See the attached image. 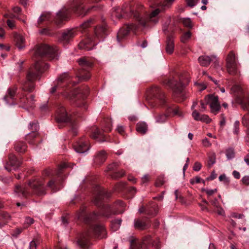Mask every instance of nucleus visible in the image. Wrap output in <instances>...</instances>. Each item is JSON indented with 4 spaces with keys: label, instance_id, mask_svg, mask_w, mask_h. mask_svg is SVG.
Returning a JSON list of instances; mask_svg holds the SVG:
<instances>
[{
    "label": "nucleus",
    "instance_id": "nucleus-1",
    "mask_svg": "<svg viewBox=\"0 0 249 249\" xmlns=\"http://www.w3.org/2000/svg\"><path fill=\"white\" fill-rule=\"evenodd\" d=\"M34 55L35 64L32 67L27 75V79L32 82L45 71L47 70L49 66L44 64L41 58L46 55L51 60H57L59 57L58 48L56 47H50L46 44L36 45L32 51Z\"/></svg>",
    "mask_w": 249,
    "mask_h": 249
},
{
    "label": "nucleus",
    "instance_id": "nucleus-2",
    "mask_svg": "<svg viewBox=\"0 0 249 249\" xmlns=\"http://www.w3.org/2000/svg\"><path fill=\"white\" fill-rule=\"evenodd\" d=\"M146 108H171L167 102L164 94L157 86L150 87L146 91Z\"/></svg>",
    "mask_w": 249,
    "mask_h": 249
},
{
    "label": "nucleus",
    "instance_id": "nucleus-3",
    "mask_svg": "<svg viewBox=\"0 0 249 249\" xmlns=\"http://www.w3.org/2000/svg\"><path fill=\"white\" fill-rule=\"evenodd\" d=\"M106 236V230L103 225H94L90 227L86 232L82 234L78 240V244L81 248L86 249L89 246V239L91 238L95 237L103 238Z\"/></svg>",
    "mask_w": 249,
    "mask_h": 249
},
{
    "label": "nucleus",
    "instance_id": "nucleus-4",
    "mask_svg": "<svg viewBox=\"0 0 249 249\" xmlns=\"http://www.w3.org/2000/svg\"><path fill=\"white\" fill-rule=\"evenodd\" d=\"M165 10V8L161 6V7L152 9L144 16H141L138 11L133 13V15L134 17L139 21L140 25L145 28L150 26L149 23L154 25L157 24L160 21V13Z\"/></svg>",
    "mask_w": 249,
    "mask_h": 249
},
{
    "label": "nucleus",
    "instance_id": "nucleus-5",
    "mask_svg": "<svg viewBox=\"0 0 249 249\" xmlns=\"http://www.w3.org/2000/svg\"><path fill=\"white\" fill-rule=\"evenodd\" d=\"M29 185L33 191V193L37 196L46 194V190L42 180L35 179L29 182Z\"/></svg>",
    "mask_w": 249,
    "mask_h": 249
},
{
    "label": "nucleus",
    "instance_id": "nucleus-6",
    "mask_svg": "<svg viewBox=\"0 0 249 249\" xmlns=\"http://www.w3.org/2000/svg\"><path fill=\"white\" fill-rule=\"evenodd\" d=\"M226 68L230 74H234L237 71V62L235 54L233 51H231L226 58Z\"/></svg>",
    "mask_w": 249,
    "mask_h": 249
},
{
    "label": "nucleus",
    "instance_id": "nucleus-7",
    "mask_svg": "<svg viewBox=\"0 0 249 249\" xmlns=\"http://www.w3.org/2000/svg\"><path fill=\"white\" fill-rule=\"evenodd\" d=\"M73 147L76 152L84 153L89 150L90 145L88 139L82 138L73 144Z\"/></svg>",
    "mask_w": 249,
    "mask_h": 249
},
{
    "label": "nucleus",
    "instance_id": "nucleus-8",
    "mask_svg": "<svg viewBox=\"0 0 249 249\" xmlns=\"http://www.w3.org/2000/svg\"><path fill=\"white\" fill-rule=\"evenodd\" d=\"M72 120V116L70 111L57 110L55 114V120L58 123L70 122Z\"/></svg>",
    "mask_w": 249,
    "mask_h": 249
},
{
    "label": "nucleus",
    "instance_id": "nucleus-9",
    "mask_svg": "<svg viewBox=\"0 0 249 249\" xmlns=\"http://www.w3.org/2000/svg\"><path fill=\"white\" fill-rule=\"evenodd\" d=\"M22 163V161L18 160L15 155L10 154L8 156V161L6 162L5 168L9 171L12 169L16 170L18 168Z\"/></svg>",
    "mask_w": 249,
    "mask_h": 249
},
{
    "label": "nucleus",
    "instance_id": "nucleus-10",
    "mask_svg": "<svg viewBox=\"0 0 249 249\" xmlns=\"http://www.w3.org/2000/svg\"><path fill=\"white\" fill-rule=\"evenodd\" d=\"M137 26L134 24L126 25L121 28L117 34V39L120 41L122 39L128 35L130 31L135 32L137 29Z\"/></svg>",
    "mask_w": 249,
    "mask_h": 249
},
{
    "label": "nucleus",
    "instance_id": "nucleus-11",
    "mask_svg": "<svg viewBox=\"0 0 249 249\" xmlns=\"http://www.w3.org/2000/svg\"><path fill=\"white\" fill-rule=\"evenodd\" d=\"M166 84L168 85L173 89L175 92L178 94L181 92L184 85V84L183 83L182 79H180L179 82H178L174 78L168 80Z\"/></svg>",
    "mask_w": 249,
    "mask_h": 249
},
{
    "label": "nucleus",
    "instance_id": "nucleus-12",
    "mask_svg": "<svg viewBox=\"0 0 249 249\" xmlns=\"http://www.w3.org/2000/svg\"><path fill=\"white\" fill-rule=\"evenodd\" d=\"M170 111L165 114L158 115L156 118V121L158 123L164 122L167 117H173L175 116H182V112L181 110H169Z\"/></svg>",
    "mask_w": 249,
    "mask_h": 249
},
{
    "label": "nucleus",
    "instance_id": "nucleus-13",
    "mask_svg": "<svg viewBox=\"0 0 249 249\" xmlns=\"http://www.w3.org/2000/svg\"><path fill=\"white\" fill-rule=\"evenodd\" d=\"M204 100L206 103L210 105L211 109H220L221 108L218 96L210 94L205 96Z\"/></svg>",
    "mask_w": 249,
    "mask_h": 249
},
{
    "label": "nucleus",
    "instance_id": "nucleus-14",
    "mask_svg": "<svg viewBox=\"0 0 249 249\" xmlns=\"http://www.w3.org/2000/svg\"><path fill=\"white\" fill-rule=\"evenodd\" d=\"M98 216L97 213H95L89 215H86L84 207L81 208L77 214V218L83 220L86 223H88L90 220H95Z\"/></svg>",
    "mask_w": 249,
    "mask_h": 249
},
{
    "label": "nucleus",
    "instance_id": "nucleus-15",
    "mask_svg": "<svg viewBox=\"0 0 249 249\" xmlns=\"http://www.w3.org/2000/svg\"><path fill=\"white\" fill-rule=\"evenodd\" d=\"M107 154L105 151L101 150L97 152L94 159V162L97 165L103 164L107 160Z\"/></svg>",
    "mask_w": 249,
    "mask_h": 249
},
{
    "label": "nucleus",
    "instance_id": "nucleus-16",
    "mask_svg": "<svg viewBox=\"0 0 249 249\" xmlns=\"http://www.w3.org/2000/svg\"><path fill=\"white\" fill-rule=\"evenodd\" d=\"M192 116L195 120L205 122L207 124L210 123L212 121L207 115L201 114L196 110L192 113Z\"/></svg>",
    "mask_w": 249,
    "mask_h": 249
},
{
    "label": "nucleus",
    "instance_id": "nucleus-17",
    "mask_svg": "<svg viewBox=\"0 0 249 249\" xmlns=\"http://www.w3.org/2000/svg\"><path fill=\"white\" fill-rule=\"evenodd\" d=\"M14 193L18 196L27 197L31 195V193L24 187H22L19 185L15 186Z\"/></svg>",
    "mask_w": 249,
    "mask_h": 249
},
{
    "label": "nucleus",
    "instance_id": "nucleus-18",
    "mask_svg": "<svg viewBox=\"0 0 249 249\" xmlns=\"http://www.w3.org/2000/svg\"><path fill=\"white\" fill-rule=\"evenodd\" d=\"M198 60L201 66L207 67L210 65L211 61L214 60L216 61V57L215 56L213 55L211 57L206 55H202L198 58Z\"/></svg>",
    "mask_w": 249,
    "mask_h": 249
},
{
    "label": "nucleus",
    "instance_id": "nucleus-19",
    "mask_svg": "<svg viewBox=\"0 0 249 249\" xmlns=\"http://www.w3.org/2000/svg\"><path fill=\"white\" fill-rule=\"evenodd\" d=\"M121 213H122V210L113 211L112 208L110 206H106L103 208L102 212L100 213V214L106 217L109 218L112 214H116Z\"/></svg>",
    "mask_w": 249,
    "mask_h": 249
},
{
    "label": "nucleus",
    "instance_id": "nucleus-20",
    "mask_svg": "<svg viewBox=\"0 0 249 249\" xmlns=\"http://www.w3.org/2000/svg\"><path fill=\"white\" fill-rule=\"evenodd\" d=\"M91 137L94 139L98 140L99 142H104L106 141L105 135L104 134L103 130H101L98 128L96 127L93 129Z\"/></svg>",
    "mask_w": 249,
    "mask_h": 249
},
{
    "label": "nucleus",
    "instance_id": "nucleus-21",
    "mask_svg": "<svg viewBox=\"0 0 249 249\" xmlns=\"http://www.w3.org/2000/svg\"><path fill=\"white\" fill-rule=\"evenodd\" d=\"M109 195L105 192L104 190H99L98 194L95 196L94 202L96 205H100L102 204V201L105 197H108Z\"/></svg>",
    "mask_w": 249,
    "mask_h": 249
},
{
    "label": "nucleus",
    "instance_id": "nucleus-22",
    "mask_svg": "<svg viewBox=\"0 0 249 249\" xmlns=\"http://www.w3.org/2000/svg\"><path fill=\"white\" fill-rule=\"evenodd\" d=\"M79 65L84 70H87L92 66V62L88 58L83 57L77 60Z\"/></svg>",
    "mask_w": 249,
    "mask_h": 249
},
{
    "label": "nucleus",
    "instance_id": "nucleus-23",
    "mask_svg": "<svg viewBox=\"0 0 249 249\" xmlns=\"http://www.w3.org/2000/svg\"><path fill=\"white\" fill-rule=\"evenodd\" d=\"M158 212V206L154 203H151L150 206H146L145 214L149 216H154L157 214Z\"/></svg>",
    "mask_w": 249,
    "mask_h": 249
},
{
    "label": "nucleus",
    "instance_id": "nucleus-24",
    "mask_svg": "<svg viewBox=\"0 0 249 249\" xmlns=\"http://www.w3.org/2000/svg\"><path fill=\"white\" fill-rule=\"evenodd\" d=\"M93 43L89 38H88L86 40L81 41L78 46L80 49H84L87 51L91 50L94 46Z\"/></svg>",
    "mask_w": 249,
    "mask_h": 249
},
{
    "label": "nucleus",
    "instance_id": "nucleus-25",
    "mask_svg": "<svg viewBox=\"0 0 249 249\" xmlns=\"http://www.w3.org/2000/svg\"><path fill=\"white\" fill-rule=\"evenodd\" d=\"M16 46L19 50L23 49L25 47V39L20 35H17L15 36Z\"/></svg>",
    "mask_w": 249,
    "mask_h": 249
},
{
    "label": "nucleus",
    "instance_id": "nucleus-26",
    "mask_svg": "<svg viewBox=\"0 0 249 249\" xmlns=\"http://www.w3.org/2000/svg\"><path fill=\"white\" fill-rule=\"evenodd\" d=\"M16 88L14 87L8 89L7 93L5 96L4 97V100L7 104L10 103V100L13 99L14 98L16 93Z\"/></svg>",
    "mask_w": 249,
    "mask_h": 249
},
{
    "label": "nucleus",
    "instance_id": "nucleus-27",
    "mask_svg": "<svg viewBox=\"0 0 249 249\" xmlns=\"http://www.w3.org/2000/svg\"><path fill=\"white\" fill-rule=\"evenodd\" d=\"M174 50V40L172 36H168L166 41V51L171 54Z\"/></svg>",
    "mask_w": 249,
    "mask_h": 249
},
{
    "label": "nucleus",
    "instance_id": "nucleus-28",
    "mask_svg": "<svg viewBox=\"0 0 249 249\" xmlns=\"http://www.w3.org/2000/svg\"><path fill=\"white\" fill-rule=\"evenodd\" d=\"M136 130L141 134L144 135L147 131V125L144 122H139L136 125Z\"/></svg>",
    "mask_w": 249,
    "mask_h": 249
},
{
    "label": "nucleus",
    "instance_id": "nucleus-29",
    "mask_svg": "<svg viewBox=\"0 0 249 249\" xmlns=\"http://www.w3.org/2000/svg\"><path fill=\"white\" fill-rule=\"evenodd\" d=\"M102 127L104 132H108L112 129V122L110 119L107 118L104 119L102 123Z\"/></svg>",
    "mask_w": 249,
    "mask_h": 249
},
{
    "label": "nucleus",
    "instance_id": "nucleus-30",
    "mask_svg": "<svg viewBox=\"0 0 249 249\" xmlns=\"http://www.w3.org/2000/svg\"><path fill=\"white\" fill-rule=\"evenodd\" d=\"M27 146L23 142H17L15 145V150L19 153H24L27 150Z\"/></svg>",
    "mask_w": 249,
    "mask_h": 249
},
{
    "label": "nucleus",
    "instance_id": "nucleus-31",
    "mask_svg": "<svg viewBox=\"0 0 249 249\" xmlns=\"http://www.w3.org/2000/svg\"><path fill=\"white\" fill-rule=\"evenodd\" d=\"M71 76L68 72H64L60 75L57 78L58 84L60 83H67L70 80Z\"/></svg>",
    "mask_w": 249,
    "mask_h": 249
},
{
    "label": "nucleus",
    "instance_id": "nucleus-32",
    "mask_svg": "<svg viewBox=\"0 0 249 249\" xmlns=\"http://www.w3.org/2000/svg\"><path fill=\"white\" fill-rule=\"evenodd\" d=\"M89 9H86L83 4H80L75 9V12L79 16H84L86 15Z\"/></svg>",
    "mask_w": 249,
    "mask_h": 249
},
{
    "label": "nucleus",
    "instance_id": "nucleus-33",
    "mask_svg": "<svg viewBox=\"0 0 249 249\" xmlns=\"http://www.w3.org/2000/svg\"><path fill=\"white\" fill-rule=\"evenodd\" d=\"M146 227V224L145 221L140 219H136L134 220V227L135 229L142 230Z\"/></svg>",
    "mask_w": 249,
    "mask_h": 249
},
{
    "label": "nucleus",
    "instance_id": "nucleus-34",
    "mask_svg": "<svg viewBox=\"0 0 249 249\" xmlns=\"http://www.w3.org/2000/svg\"><path fill=\"white\" fill-rule=\"evenodd\" d=\"M38 136V133L36 131H32V132L27 135L26 139L30 144H33V139L36 138Z\"/></svg>",
    "mask_w": 249,
    "mask_h": 249
},
{
    "label": "nucleus",
    "instance_id": "nucleus-35",
    "mask_svg": "<svg viewBox=\"0 0 249 249\" xmlns=\"http://www.w3.org/2000/svg\"><path fill=\"white\" fill-rule=\"evenodd\" d=\"M75 36L74 32L73 30H70L64 32L62 35V38L64 40H68L71 37Z\"/></svg>",
    "mask_w": 249,
    "mask_h": 249
},
{
    "label": "nucleus",
    "instance_id": "nucleus-36",
    "mask_svg": "<svg viewBox=\"0 0 249 249\" xmlns=\"http://www.w3.org/2000/svg\"><path fill=\"white\" fill-rule=\"evenodd\" d=\"M10 216L7 212H0V220L2 221V222L6 223L7 224L8 221L10 220Z\"/></svg>",
    "mask_w": 249,
    "mask_h": 249
},
{
    "label": "nucleus",
    "instance_id": "nucleus-37",
    "mask_svg": "<svg viewBox=\"0 0 249 249\" xmlns=\"http://www.w3.org/2000/svg\"><path fill=\"white\" fill-rule=\"evenodd\" d=\"M125 172L124 170H121L120 171L114 172L110 175L111 178L114 179H117L124 176Z\"/></svg>",
    "mask_w": 249,
    "mask_h": 249
},
{
    "label": "nucleus",
    "instance_id": "nucleus-38",
    "mask_svg": "<svg viewBox=\"0 0 249 249\" xmlns=\"http://www.w3.org/2000/svg\"><path fill=\"white\" fill-rule=\"evenodd\" d=\"M165 182V180L164 176H159L156 180L155 186L156 187H160L164 184Z\"/></svg>",
    "mask_w": 249,
    "mask_h": 249
},
{
    "label": "nucleus",
    "instance_id": "nucleus-39",
    "mask_svg": "<svg viewBox=\"0 0 249 249\" xmlns=\"http://www.w3.org/2000/svg\"><path fill=\"white\" fill-rule=\"evenodd\" d=\"M216 156L214 153L212 154L209 157V160L208 161V166L211 168L212 165L215 162Z\"/></svg>",
    "mask_w": 249,
    "mask_h": 249
},
{
    "label": "nucleus",
    "instance_id": "nucleus-40",
    "mask_svg": "<svg viewBox=\"0 0 249 249\" xmlns=\"http://www.w3.org/2000/svg\"><path fill=\"white\" fill-rule=\"evenodd\" d=\"M226 155L229 160L233 158L235 156L234 149L231 148H228L226 151Z\"/></svg>",
    "mask_w": 249,
    "mask_h": 249
},
{
    "label": "nucleus",
    "instance_id": "nucleus-41",
    "mask_svg": "<svg viewBox=\"0 0 249 249\" xmlns=\"http://www.w3.org/2000/svg\"><path fill=\"white\" fill-rule=\"evenodd\" d=\"M202 191L203 192H205L206 194L207 195L209 199H210V197L212 196L214 193H217V189H205L202 188Z\"/></svg>",
    "mask_w": 249,
    "mask_h": 249
},
{
    "label": "nucleus",
    "instance_id": "nucleus-42",
    "mask_svg": "<svg viewBox=\"0 0 249 249\" xmlns=\"http://www.w3.org/2000/svg\"><path fill=\"white\" fill-rule=\"evenodd\" d=\"M34 88V86L32 83H25L23 86V89L25 91L31 92Z\"/></svg>",
    "mask_w": 249,
    "mask_h": 249
},
{
    "label": "nucleus",
    "instance_id": "nucleus-43",
    "mask_svg": "<svg viewBox=\"0 0 249 249\" xmlns=\"http://www.w3.org/2000/svg\"><path fill=\"white\" fill-rule=\"evenodd\" d=\"M191 36V33L188 31L184 33L181 37V41L185 43Z\"/></svg>",
    "mask_w": 249,
    "mask_h": 249
},
{
    "label": "nucleus",
    "instance_id": "nucleus-44",
    "mask_svg": "<svg viewBox=\"0 0 249 249\" xmlns=\"http://www.w3.org/2000/svg\"><path fill=\"white\" fill-rule=\"evenodd\" d=\"M34 219L30 217H26L24 223V226L27 228L34 223Z\"/></svg>",
    "mask_w": 249,
    "mask_h": 249
},
{
    "label": "nucleus",
    "instance_id": "nucleus-45",
    "mask_svg": "<svg viewBox=\"0 0 249 249\" xmlns=\"http://www.w3.org/2000/svg\"><path fill=\"white\" fill-rule=\"evenodd\" d=\"M120 165V164L118 162H113L110 164H109L107 167V171H111L117 169Z\"/></svg>",
    "mask_w": 249,
    "mask_h": 249
},
{
    "label": "nucleus",
    "instance_id": "nucleus-46",
    "mask_svg": "<svg viewBox=\"0 0 249 249\" xmlns=\"http://www.w3.org/2000/svg\"><path fill=\"white\" fill-rule=\"evenodd\" d=\"M50 18V13H45L43 14L39 18L38 22H41L43 21L49 20Z\"/></svg>",
    "mask_w": 249,
    "mask_h": 249
},
{
    "label": "nucleus",
    "instance_id": "nucleus-47",
    "mask_svg": "<svg viewBox=\"0 0 249 249\" xmlns=\"http://www.w3.org/2000/svg\"><path fill=\"white\" fill-rule=\"evenodd\" d=\"M150 177L148 175H144L141 179V185H146L147 183L149 181Z\"/></svg>",
    "mask_w": 249,
    "mask_h": 249
},
{
    "label": "nucleus",
    "instance_id": "nucleus-48",
    "mask_svg": "<svg viewBox=\"0 0 249 249\" xmlns=\"http://www.w3.org/2000/svg\"><path fill=\"white\" fill-rule=\"evenodd\" d=\"M182 22L183 25L187 27L191 28L192 27V21L189 18H183L182 19Z\"/></svg>",
    "mask_w": 249,
    "mask_h": 249
},
{
    "label": "nucleus",
    "instance_id": "nucleus-49",
    "mask_svg": "<svg viewBox=\"0 0 249 249\" xmlns=\"http://www.w3.org/2000/svg\"><path fill=\"white\" fill-rule=\"evenodd\" d=\"M175 0H164L161 6L166 9L170 7Z\"/></svg>",
    "mask_w": 249,
    "mask_h": 249
},
{
    "label": "nucleus",
    "instance_id": "nucleus-50",
    "mask_svg": "<svg viewBox=\"0 0 249 249\" xmlns=\"http://www.w3.org/2000/svg\"><path fill=\"white\" fill-rule=\"evenodd\" d=\"M47 187L50 188L52 190H53L54 191H56V185L55 181L52 179L50 180L48 183L47 185Z\"/></svg>",
    "mask_w": 249,
    "mask_h": 249
},
{
    "label": "nucleus",
    "instance_id": "nucleus-51",
    "mask_svg": "<svg viewBox=\"0 0 249 249\" xmlns=\"http://www.w3.org/2000/svg\"><path fill=\"white\" fill-rule=\"evenodd\" d=\"M202 179L199 176H196L190 180V182L191 184L193 185L195 183H199L201 182Z\"/></svg>",
    "mask_w": 249,
    "mask_h": 249
},
{
    "label": "nucleus",
    "instance_id": "nucleus-52",
    "mask_svg": "<svg viewBox=\"0 0 249 249\" xmlns=\"http://www.w3.org/2000/svg\"><path fill=\"white\" fill-rule=\"evenodd\" d=\"M39 126L38 124L36 122H33L30 124L29 125V129L33 130L34 131L36 132V131L38 129Z\"/></svg>",
    "mask_w": 249,
    "mask_h": 249
},
{
    "label": "nucleus",
    "instance_id": "nucleus-53",
    "mask_svg": "<svg viewBox=\"0 0 249 249\" xmlns=\"http://www.w3.org/2000/svg\"><path fill=\"white\" fill-rule=\"evenodd\" d=\"M116 131L122 135L125 134V128L122 125H118L116 128Z\"/></svg>",
    "mask_w": 249,
    "mask_h": 249
},
{
    "label": "nucleus",
    "instance_id": "nucleus-54",
    "mask_svg": "<svg viewBox=\"0 0 249 249\" xmlns=\"http://www.w3.org/2000/svg\"><path fill=\"white\" fill-rule=\"evenodd\" d=\"M121 219H115L111 222V227L112 228V226H114L116 227V229H118L121 225Z\"/></svg>",
    "mask_w": 249,
    "mask_h": 249
},
{
    "label": "nucleus",
    "instance_id": "nucleus-55",
    "mask_svg": "<svg viewBox=\"0 0 249 249\" xmlns=\"http://www.w3.org/2000/svg\"><path fill=\"white\" fill-rule=\"evenodd\" d=\"M121 11H122V13H121V14H117V12H116V10H115V11H114L113 12L112 15H113V16H115V17H116V18H118L120 19V18H123V17H124V16H124V13H125V12H124V8H123L122 9Z\"/></svg>",
    "mask_w": 249,
    "mask_h": 249
},
{
    "label": "nucleus",
    "instance_id": "nucleus-56",
    "mask_svg": "<svg viewBox=\"0 0 249 249\" xmlns=\"http://www.w3.org/2000/svg\"><path fill=\"white\" fill-rule=\"evenodd\" d=\"M202 167L201 164L199 162H196L193 166V170L195 171H199Z\"/></svg>",
    "mask_w": 249,
    "mask_h": 249
},
{
    "label": "nucleus",
    "instance_id": "nucleus-57",
    "mask_svg": "<svg viewBox=\"0 0 249 249\" xmlns=\"http://www.w3.org/2000/svg\"><path fill=\"white\" fill-rule=\"evenodd\" d=\"M136 239L134 238H132L130 240V248L131 249H138V248L136 247Z\"/></svg>",
    "mask_w": 249,
    "mask_h": 249
},
{
    "label": "nucleus",
    "instance_id": "nucleus-58",
    "mask_svg": "<svg viewBox=\"0 0 249 249\" xmlns=\"http://www.w3.org/2000/svg\"><path fill=\"white\" fill-rule=\"evenodd\" d=\"M239 124L240 123L238 121H236L235 122L234 124V133L236 134H238L239 132Z\"/></svg>",
    "mask_w": 249,
    "mask_h": 249
},
{
    "label": "nucleus",
    "instance_id": "nucleus-59",
    "mask_svg": "<svg viewBox=\"0 0 249 249\" xmlns=\"http://www.w3.org/2000/svg\"><path fill=\"white\" fill-rule=\"evenodd\" d=\"M199 0H186L187 4L190 7L194 6Z\"/></svg>",
    "mask_w": 249,
    "mask_h": 249
},
{
    "label": "nucleus",
    "instance_id": "nucleus-60",
    "mask_svg": "<svg viewBox=\"0 0 249 249\" xmlns=\"http://www.w3.org/2000/svg\"><path fill=\"white\" fill-rule=\"evenodd\" d=\"M242 181L244 184H245L246 185H249V176H244L242 179Z\"/></svg>",
    "mask_w": 249,
    "mask_h": 249
},
{
    "label": "nucleus",
    "instance_id": "nucleus-61",
    "mask_svg": "<svg viewBox=\"0 0 249 249\" xmlns=\"http://www.w3.org/2000/svg\"><path fill=\"white\" fill-rule=\"evenodd\" d=\"M231 216L235 218H242L244 217L243 214H239L238 213H234L231 214Z\"/></svg>",
    "mask_w": 249,
    "mask_h": 249
},
{
    "label": "nucleus",
    "instance_id": "nucleus-62",
    "mask_svg": "<svg viewBox=\"0 0 249 249\" xmlns=\"http://www.w3.org/2000/svg\"><path fill=\"white\" fill-rule=\"evenodd\" d=\"M202 143L205 147H209L211 145V143L207 138H205L202 140Z\"/></svg>",
    "mask_w": 249,
    "mask_h": 249
},
{
    "label": "nucleus",
    "instance_id": "nucleus-63",
    "mask_svg": "<svg viewBox=\"0 0 249 249\" xmlns=\"http://www.w3.org/2000/svg\"><path fill=\"white\" fill-rule=\"evenodd\" d=\"M215 208L217 209L216 212L219 215H223L224 214V211L221 207L217 206V207Z\"/></svg>",
    "mask_w": 249,
    "mask_h": 249
},
{
    "label": "nucleus",
    "instance_id": "nucleus-64",
    "mask_svg": "<svg viewBox=\"0 0 249 249\" xmlns=\"http://www.w3.org/2000/svg\"><path fill=\"white\" fill-rule=\"evenodd\" d=\"M36 243L35 240L32 241L29 245V249H36Z\"/></svg>",
    "mask_w": 249,
    "mask_h": 249
}]
</instances>
